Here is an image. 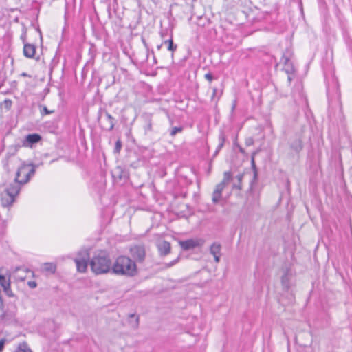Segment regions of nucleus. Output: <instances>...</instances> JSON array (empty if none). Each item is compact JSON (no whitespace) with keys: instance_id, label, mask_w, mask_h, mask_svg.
Returning a JSON list of instances; mask_svg holds the SVG:
<instances>
[{"instance_id":"f257e3e1","label":"nucleus","mask_w":352,"mask_h":352,"mask_svg":"<svg viewBox=\"0 0 352 352\" xmlns=\"http://www.w3.org/2000/svg\"><path fill=\"white\" fill-rule=\"evenodd\" d=\"M112 272L117 275L133 276L137 273V266L134 261L126 256H118L111 265Z\"/></svg>"},{"instance_id":"f03ea898","label":"nucleus","mask_w":352,"mask_h":352,"mask_svg":"<svg viewBox=\"0 0 352 352\" xmlns=\"http://www.w3.org/2000/svg\"><path fill=\"white\" fill-rule=\"evenodd\" d=\"M111 261L106 252L100 251L94 254L89 261L91 271L96 274H102L111 270Z\"/></svg>"},{"instance_id":"7ed1b4c3","label":"nucleus","mask_w":352,"mask_h":352,"mask_svg":"<svg viewBox=\"0 0 352 352\" xmlns=\"http://www.w3.org/2000/svg\"><path fill=\"white\" fill-rule=\"evenodd\" d=\"M37 166L33 164H22L18 168L16 177V179H19L22 184H26L30 178L34 175Z\"/></svg>"},{"instance_id":"20e7f679","label":"nucleus","mask_w":352,"mask_h":352,"mask_svg":"<svg viewBox=\"0 0 352 352\" xmlns=\"http://www.w3.org/2000/svg\"><path fill=\"white\" fill-rule=\"evenodd\" d=\"M88 252L87 250L80 251L78 253V257L74 258L77 270L80 272H85L88 265Z\"/></svg>"},{"instance_id":"39448f33","label":"nucleus","mask_w":352,"mask_h":352,"mask_svg":"<svg viewBox=\"0 0 352 352\" xmlns=\"http://www.w3.org/2000/svg\"><path fill=\"white\" fill-rule=\"evenodd\" d=\"M133 258L138 262L143 263L146 257L145 248L143 245H135L130 249Z\"/></svg>"},{"instance_id":"423d86ee","label":"nucleus","mask_w":352,"mask_h":352,"mask_svg":"<svg viewBox=\"0 0 352 352\" xmlns=\"http://www.w3.org/2000/svg\"><path fill=\"white\" fill-rule=\"evenodd\" d=\"M203 244V241L201 239H190L186 241H180L179 245L184 250H189L193 249L196 247L201 246Z\"/></svg>"},{"instance_id":"0eeeda50","label":"nucleus","mask_w":352,"mask_h":352,"mask_svg":"<svg viewBox=\"0 0 352 352\" xmlns=\"http://www.w3.org/2000/svg\"><path fill=\"white\" fill-rule=\"evenodd\" d=\"M24 184L20 182L19 179L14 178V180L10 183L6 188L5 191L13 197H16L20 192L21 186Z\"/></svg>"},{"instance_id":"6e6552de","label":"nucleus","mask_w":352,"mask_h":352,"mask_svg":"<svg viewBox=\"0 0 352 352\" xmlns=\"http://www.w3.org/2000/svg\"><path fill=\"white\" fill-rule=\"evenodd\" d=\"M0 285L3 287L4 292L8 296H14V294L10 289V275L7 277L0 274Z\"/></svg>"},{"instance_id":"1a4fd4ad","label":"nucleus","mask_w":352,"mask_h":352,"mask_svg":"<svg viewBox=\"0 0 352 352\" xmlns=\"http://www.w3.org/2000/svg\"><path fill=\"white\" fill-rule=\"evenodd\" d=\"M144 122V133L148 134L153 131V114L151 113H144L142 115Z\"/></svg>"},{"instance_id":"9d476101","label":"nucleus","mask_w":352,"mask_h":352,"mask_svg":"<svg viewBox=\"0 0 352 352\" xmlns=\"http://www.w3.org/2000/svg\"><path fill=\"white\" fill-rule=\"evenodd\" d=\"M41 138L38 134H29L23 142V146L25 147H32V144L38 142Z\"/></svg>"},{"instance_id":"9b49d317","label":"nucleus","mask_w":352,"mask_h":352,"mask_svg":"<svg viewBox=\"0 0 352 352\" xmlns=\"http://www.w3.org/2000/svg\"><path fill=\"white\" fill-rule=\"evenodd\" d=\"M157 249L161 256H166L170 253V243L166 241H162L157 243Z\"/></svg>"},{"instance_id":"f8f14e48","label":"nucleus","mask_w":352,"mask_h":352,"mask_svg":"<svg viewBox=\"0 0 352 352\" xmlns=\"http://www.w3.org/2000/svg\"><path fill=\"white\" fill-rule=\"evenodd\" d=\"M280 63L284 65L283 70L287 74H292L294 71V68L292 63L289 60V58L283 55L280 61Z\"/></svg>"},{"instance_id":"ddd939ff","label":"nucleus","mask_w":352,"mask_h":352,"mask_svg":"<svg viewBox=\"0 0 352 352\" xmlns=\"http://www.w3.org/2000/svg\"><path fill=\"white\" fill-rule=\"evenodd\" d=\"M221 249V245L217 243H214L210 246V252L213 255L216 263H219L220 261Z\"/></svg>"},{"instance_id":"4468645a","label":"nucleus","mask_w":352,"mask_h":352,"mask_svg":"<svg viewBox=\"0 0 352 352\" xmlns=\"http://www.w3.org/2000/svg\"><path fill=\"white\" fill-rule=\"evenodd\" d=\"M292 273L289 269H285L281 277V284L284 289L288 290L290 288V278Z\"/></svg>"},{"instance_id":"2eb2a0df","label":"nucleus","mask_w":352,"mask_h":352,"mask_svg":"<svg viewBox=\"0 0 352 352\" xmlns=\"http://www.w3.org/2000/svg\"><path fill=\"white\" fill-rule=\"evenodd\" d=\"M225 186L223 184L219 183L215 187V189L212 194V202L214 204H218L221 198V193L223 189L225 188Z\"/></svg>"},{"instance_id":"dca6fc26","label":"nucleus","mask_w":352,"mask_h":352,"mask_svg":"<svg viewBox=\"0 0 352 352\" xmlns=\"http://www.w3.org/2000/svg\"><path fill=\"white\" fill-rule=\"evenodd\" d=\"M36 47L30 43H24L23 54L27 58H33L35 55Z\"/></svg>"},{"instance_id":"f3484780","label":"nucleus","mask_w":352,"mask_h":352,"mask_svg":"<svg viewBox=\"0 0 352 352\" xmlns=\"http://www.w3.org/2000/svg\"><path fill=\"white\" fill-rule=\"evenodd\" d=\"M15 197L8 195L7 192L5 191V194H2L1 195V203L4 207L10 206L13 202L14 201Z\"/></svg>"},{"instance_id":"a211bd4d","label":"nucleus","mask_w":352,"mask_h":352,"mask_svg":"<svg viewBox=\"0 0 352 352\" xmlns=\"http://www.w3.org/2000/svg\"><path fill=\"white\" fill-rule=\"evenodd\" d=\"M113 177H117L120 180L126 179L128 177V173L121 168L118 167L114 170Z\"/></svg>"},{"instance_id":"6ab92c4d","label":"nucleus","mask_w":352,"mask_h":352,"mask_svg":"<svg viewBox=\"0 0 352 352\" xmlns=\"http://www.w3.org/2000/svg\"><path fill=\"white\" fill-rule=\"evenodd\" d=\"M129 323L133 329H136L139 326V317L134 314H129Z\"/></svg>"},{"instance_id":"aec40b11","label":"nucleus","mask_w":352,"mask_h":352,"mask_svg":"<svg viewBox=\"0 0 352 352\" xmlns=\"http://www.w3.org/2000/svg\"><path fill=\"white\" fill-rule=\"evenodd\" d=\"M43 270L46 272L54 273L56 270V265L54 263H45L43 265Z\"/></svg>"},{"instance_id":"412c9836","label":"nucleus","mask_w":352,"mask_h":352,"mask_svg":"<svg viewBox=\"0 0 352 352\" xmlns=\"http://www.w3.org/2000/svg\"><path fill=\"white\" fill-rule=\"evenodd\" d=\"M291 148L296 153L300 152L302 148V141L300 139L295 140L291 144Z\"/></svg>"},{"instance_id":"4be33fe9","label":"nucleus","mask_w":352,"mask_h":352,"mask_svg":"<svg viewBox=\"0 0 352 352\" xmlns=\"http://www.w3.org/2000/svg\"><path fill=\"white\" fill-rule=\"evenodd\" d=\"M257 153H258V151L254 152L252 154V157H251V165H252V168L253 172H254V177H253V180L254 181L256 180L257 175H258L257 169H256V163H255V160H254L255 155H256Z\"/></svg>"},{"instance_id":"5701e85b","label":"nucleus","mask_w":352,"mask_h":352,"mask_svg":"<svg viewBox=\"0 0 352 352\" xmlns=\"http://www.w3.org/2000/svg\"><path fill=\"white\" fill-rule=\"evenodd\" d=\"M243 173H239L235 177V179L237 182H234L233 184V188L241 190L242 188L241 182L243 178Z\"/></svg>"},{"instance_id":"b1692460","label":"nucleus","mask_w":352,"mask_h":352,"mask_svg":"<svg viewBox=\"0 0 352 352\" xmlns=\"http://www.w3.org/2000/svg\"><path fill=\"white\" fill-rule=\"evenodd\" d=\"M232 176L230 172H225L223 174V179L221 184H223V186H226L228 183L232 180Z\"/></svg>"},{"instance_id":"393cba45","label":"nucleus","mask_w":352,"mask_h":352,"mask_svg":"<svg viewBox=\"0 0 352 352\" xmlns=\"http://www.w3.org/2000/svg\"><path fill=\"white\" fill-rule=\"evenodd\" d=\"M165 44L168 45V50L174 52L177 49V45L173 43V39L170 38L164 41Z\"/></svg>"},{"instance_id":"a878e982","label":"nucleus","mask_w":352,"mask_h":352,"mask_svg":"<svg viewBox=\"0 0 352 352\" xmlns=\"http://www.w3.org/2000/svg\"><path fill=\"white\" fill-rule=\"evenodd\" d=\"M41 113L42 116L52 114L54 110H49L45 106L40 105Z\"/></svg>"},{"instance_id":"bb28decb","label":"nucleus","mask_w":352,"mask_h":352,"mask_svg":"<svg viewBox=\"0 0 352 352\" xmlns=\"http://www.w3.org/2000/svg\"><path fill=\"white\" fill-rule=\"evenodd\" d=\"M219 140H220V143L219 144V146H217V148L214 153V155H217V153H219V151L222 148V147L223 146V144H224V142H225V138H224V135L223 134H221L219 135Z\"/></svg>"},{"instance_id":"cd10ccee","label":"nucleus","mask_w":352,"mask_h":352,"mask_svg":"<svg viewBox=\"0 0 352 352\" xmlns=\"http://www.w3.org/2000/svg\"><path fill=\"white\" fill-rule=\"evenodd\" d=\"M15 352H32V351L27 348L25 344L20 345Z\"/></svg>"},{"instance_id":"c85d7f7f","label":"nucleus","mask_w":352,"mask_h":352,"mask_svg":"<svg viewBox=\"0 0 352 352\" xmlns=\"http://www.w3.org/2000/svg\"><path fill=\"white\" fill-rule=\"evenodd\" d=\"M182 130H183V128H182V126H179V127L175 126V127H173V128L171 129L170 132V135L171 136H175L177 133H180V132H182Z\"/></svg>"},{"instance_id":"c756f323","label":"nucleus","mask_w":352,"mask_h":352,"mask_svg":"<svg viewBox=\"0 0 352 352\" xmlns=\"http://www.w3.org/2000/svg\"><path fill=\"white\" fill-rule=\"evenodd\" d=\"M106 116L110 122L109 130H112L114 127V118L107 112H106Z\"/></svg>"},{"instance_id":"7c9ffc66","label":"nucleus","mask_w":352,"mask_h":352,"mask_svg":"<svg viewBox=\"0 0 352 352\" xmlns=\"http://www.w3.org/2000/svg\"><path fill=\"white\" fill-rule=\"evenodd\" d=\"M179 260V257H177L176 259L172 261L170 263H165L164 265V268H169V267H171L172 266H173L174 265H175Z\"/></svg>"},{"instance_id":"2f4dec72","label":"nucleus","mask_w":352,"mask_h":352,"mask_svg":"<svg viewBox=\"0 0 352 352\" xmlns=\"http://www.w3.org/2000/svg\"><path fill=\"white\" fill-rule=\"evenodd\" d=\"M122 148V142L120 140H117L116 142L114 152L116 153H119Z\"/></svg>"},{"instance_id":"473e14b6","label":"nucleus","mask_w":352,"mask_h":352,"mask_svg":"<svg viewBox=\"0 0 352 352\" xmlns=\"http://www.w3.org/2000/svg\"><path fill=\"white\" fill-rule=\"evenodd\" d=\"M26 34H27V30H26V28H23V33L21 35V39L22 40L23 44L24 43H25V40H26Z\"/></svg>"},{"instance_id":"72a5a7b5","label":"nucleus","mask_w":352,"mask_h":352,"mask_svg":"<svg viewBox=\"0 0 352 352\" xmlns=\"http://www.w3.org/2000/svg\"><path fill=\"white\" fill-rule=\"evenodd\" d=\"M12 104V101L9 99H7L4 101V107L7 109H10L11 108Z\"/></svg>"},{"instance_id":"f704fd0d","label":"nucleus","mask_w":352,"mask_h":352,"mask_svg":"<svg viewBox=\"0 0 352 352\" xmlns=\"http://www.w3.org/2000/svg\"><path fill=\"white\" fill-rule=\"evenodd\" d=\"M6 342V338H2L0 340V352H2Z\"/></svg>"},{"instance_id":"c9c22d12","label":"nucleus","mask_w":352,"mask_h":352,"mask_svg":"<svg viewBox=\"0 0 352 352\" xmlns=\"http://www.w3.org/2000/svg\"><path fill=\"white\" fill-rule=\"evenodd\" d=\"M28 285L30 288L33 289V288L36 287V286H37V283H36L35 281H28Z\"/></svg>"},{"instance_id":"e433bc0d","label":"nucleus","mask_w":352,"mask_h":352,"mask_svg":"<svg viewBox=\"0 0 352 352\" xmlns=\"http://www.w3.org/2000/svg\"><path fill=\"white\" fill-rule=\"evenodd\" d=\"M253 144H254V140L252 138L246 139L245 144L247 146H252Z\"/></svg>"},{"instance_id":"4c0bfd02","label":"nucleus","mask_w":352,"mask_h":352,"mask_svg":"<svg viewBox=\"0 0 352 352\" xmlns=\"http://www.w3.org/2000/svg\"><path fill=\"white\" fill-rule=\"evenodd\" d=\"M205 78L211 82L213 80V76L210 73H207L205 74Z\"/></svg>"},{"instance_id":"58836bf2","label":"nucleus","mask_w":352,"mask_h":352,"mask_svg":"<svg viewBox=\"0 0 352 352\" xmlns=\"http://www.w3.org/2000/svg\"><path fill=\"white\" fill-rule=\"evenodd\" d=\"M16 270V272H21V271H22V272H28H28H30V273H31L32 275H34V272H32L31 270H28V269L23 270V269H21V268H17Z\"/></svg>"},{"instance_id":"ea45409f","label":"nucleus","mask_w":352,"mask_h":352,"mask_svg":"<svg viewBox=\"0 0 352 352\" xmlns=\"http://www.w3.org/2000/svg\"><path fill=\"white\" fill-rule=\"evenodd\" d=\"M3 315V305H0V317Z\"/></svg>"},{"instance_id":"a19ab883","label":"nucleus","mask_w":352,"mask_h":352,"mask_svg":"<svg viewBox=\"0 0 352 352\" xmlns=\"http://www.w3.org/2000/svg\"><path fill=\"white\" fill-rule=\"evenodd\" d=\"M17 278L20 280H24L25 278V276H23V274L18 275Z\"/></svg>"},{"instance_id":"79ce46f5","label":"nucleus","mask_w":352,"mask_h":352,"mask_svg":"<svg viewBox=\"0 0 352 352\" xmlns=\"http://www.w3.org/2000/svg\"><path fill=\"white\" fill-rule=\"evenodd\" d=\"M287 80H288L289 82H291V81L292 80V77L291 74H288Z\"/></svg>"},{"instance_id":"37998d69","label":"nucleus","mask_w":352,"mask_h":352,"mask_svg":"<svg viewBox=\"0 0 352 352\" xmlns=\"http://www.w3.org/2000/svg\"><path fill=\"white\" fill-rule=\"evenodd\" d=\"M217 91V88L213 89L212 98L214 97V96L216 95Z\"/></svg>"},{"instance_id":"c03bdc74","label":"nucleus","mask_w":352,"mask_h":352,"mask_svg":"<svg viewBox=\"0 0 352 352\" xmlns=\"http://www.w3.org/2000/svg\"><path fill=\"white\" fill-rule=\"evenodd\" d=\"M21 76H29V75H28L27 73H25V72H23V73L21 74Z\"/></svg>"},{"instance_id":"a18cd8bd","label":"nucleus","mask_w":352,"mask_h":352,"mask_svg":"<svg viewBox=\"0 0 352 352\" xmlns=\"http://www.w3.org/2000/svg\"><path fill=\"white\" fill-rule=\"evenodd\" d=\"M235 107H236V101H234V102H233V104H232V110H234V108H235Z\"/></svg>"}]
</instances>
